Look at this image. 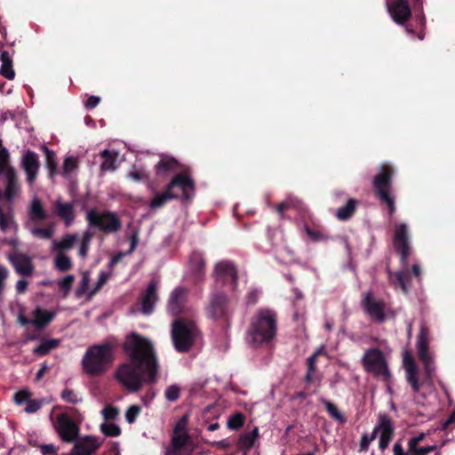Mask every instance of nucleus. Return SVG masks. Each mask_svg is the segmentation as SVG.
Masks as SVG:
<instances>
[{
    "label": "nucleus",
    "instance_id": "nucleus-7",
    "mask_svg": "<svg viewBox=\"0 0 455 455\" xmlns=\"http://www.w3.org/2000/svg\"><path fill=\"white\" fill-rule=\"evenodd\" d=\"M89 226L106 233H115L121 228V221L115 212L90 210L86 215Z\"/></svg>",
    "mask_w": 455,
    "mask_h": 455
},
{
    "label": "nucleus",
    "instance_id": "nucleus-61",
    "mask_svg": "<svg viewBox=\"0 0 455 455\" xmlns=\"http://www.w3.org/2000/svg\"><path fill=\"white\" fill-rule=\"evenodd\" d=\"M100 101V97H97V96H91L86 103H85V107L86 108H89V109H92L93 108H95Z\"/></svg>",
    "mask_w": 455,
    "mask_h": 455
},
{
    "label": "nucleus",
    "instance_id": "nucleus-57",
    "mask_svg": "<svg viewBox=\"0 0 455 455\" xmlns=\"http://www.w3.org/2000/svg\"><path fill=\"white\" fill-rule=\"evenodd\" d=\"M8 275H9L8 269L4 266L0 265V298L3 295L4 286H5V281L8 278Z\"/></svg>",
    "mask_w": 455,
    "mask_h": 455
},
{
    "label": "nucleus",
    "instance_id": "nucleus-23",
    "mask_svg": "<svg viewBox=\"0 0 455 455\" xmlns=\"http://www.w3.org/2000/svg\"><path fill=\"white\" fill-rule=\"evenodd\" d=\"M403 363L406 371L408 382L411 385L413 391L418 392L419 390V384L417 377L418 368L412 355L407 351L403 353Z\"/></svg>",
    "mask_w": 455,
    "mask_h": 455
},
{
    "label": "nucleus",
    "instance_id": "nucleus-41",
    "mask_svg": "<svg viewBox=\"0 0 455 455\" xmlns=\"http://www.w3.org/2000/svg\"><path fill=\"white\" fill-rule=\"evenodd\" d=\"M78 161L74 156H67L64 161L62 175L68 178L70 174L77 169Z\"/></svg>",
    "mask_w": 455,
    "mask_h": 455
},
{
    "label": "nucleus",
    "instance_id": "nucleus-3",
    "mask_svg": "<svg viewBox=\"0 0 455 455\" xmlns=\"http://www.w3.org/2000/svg\"><path fill=\"white\" fill-rule=\"evenodd\" d=\"M113 347L108 343L91 347L85 353L82 364L90 375L102 374L112 363Z\"/></svg>",
    "mask_w": 455,
    "mask_h": 455
},
{
    "label": "nucleus",
    "instance_id": "nucleus-45",
    "mask_svg": "<svg viewBox=\"0 0 455 455\" xmlns=\"http://www.w3.org/2000/svg\"><path fill=\"white\" fill-rule=\"evenodd\" d=\"M100 430L107 436H118L121 434L120 427L114 423L105 422L101 424Z\"/></svg>",
    "mask_w": 455,
    "mask_h": 455
},
{
    "label": "nucleus",
    "instance_id": "nucleus-51",
    "mask_svg": "<svg viewBox=\"0 0 455 455\" xmlns=\"http://www.w3.org/2000/svg\"><path fill=\"white\" fill-rule=\"evenodd\" d=\"M128 178L133 181L138 182L147 180L148 178V175L142 169L132 168V170L128 173Z\"/></svg>",
    "mask_w": 455,
    "mask_h": 455
},
{
    "label": "nucleus",
    "instance_id": "nucleus-16",
    "mask_svg": "<svg viewBox=\"0 0 455 455\" xmlns=\"http://www.w3.org/2000/svg\"><path fill=\"white\" fill-rule=\"evenodd\" d=\"M392 174V168L385 165L379 169V172L374 179L373 185L380 198L390 195L389 187Z\"/></svg>",
    "mask_w": 455,
    "mask_h": 455
},
{
    "label": "nucleus",
    "instance_id": "nucleus-43",
    "mask_svg": "<svg viewBox=\"0 0 455 455\" xmlns=\"http://www.w3.org/2000/svg\"><path fill=\"white\" fill-rule=\"evenodd\" d=\"M322 353V350L319 349L315 351L311 356L307 359V372L306 375L307 381L310 382L313 379V375L315 371V363L318 355Z\"/></svg>",
    "mask_w": 455,
    "mask_h": 455
},
{
    "label": "nucleus",
    "instance_id": "nucleus-50",
    "mask_svg": "<svg viewBox=\"0 0 455 455\" xmlns=\"http://www.w3.org/2000/svg\"><path fill=\"white\" fill-rule=\"evenodd\" d=\"M60 397L64 401L71 403H77L82 401L81 397H79L73 390L68 388H66L61 392Z\"/></svg>",
    "mask_w": 455,
    "mask_h": 455
},
{
    "label": "nucleus",
    "instance_id": "nucleus-64",
    "mask_svg": "<svg viewBox=\"0 0 455 455\" xmlns=\"http://www.w3.org/2000/svg\"><path fill=\"white\" fill-rule=\"evenodd\" d=\"M381 199L385 203H387V204L388 205L390 213L393 214L395 211L394 198L390 195H388V196L382 197Z\"/></svg>",
    "mask_w": 455,
    "mask_h": 455
},
{
    "label": "nucleus",
    "instance_id": "nucleus-42",
    "mask_svg": "<svg viewBox=\"0 0 455 455\" xmlns=\"http://www.w3.org/2000/svg\"><path fill=\"white\" fill-rule=\"evenodd\" d=\"M30 233L37 238L41 239H51L54 234V228L49 227L46 228H30Z\"/></svg>",
    "mask_w": 455,
    "mask_h": 455
},
{
    "label": "nucleus",
    "instance_id": "nucleus-48",
    "mask_svg": "<svg viewBox=\"0 0 455 455\" xmlns=\"http://www.w3.org/2000/svg\"><path fill=\"white\" fill-rule=\"evenodd\" d=\"M141 412V408L139 405H131L125 411V419L129 424L135 422L137 417Z\"/></svg>",
    "mask_w": 455,
    "mask_h": 455
},
{
    "label": "nucleus",
    "instance_id": "nucleus-55",
    "mask_svg": "<svg viewBox=\"0 0 455 455\" xmlns=\"http://www.w3.org/2000/svg\"><path fill=\"white\" fill-rule=\"evenodd\" d=\"M435 449V445H430L421 448L416 446V449L408 450V451L411 455H427L429 452L434 451Z\"/></svg>",
    "mask_w": 455,
    "mask_h": 455
},
{
    "label": "nucleus",
    "instance_id": "nucleus-26",
    "mask_svg": "<svg viewBox=\"0 0 455 455\" xmlns=\"http://www.w3.org/2000/svg\"><path fill=\"white\" fill-rule=\"evenodd\" d=\"M174 187H179L186 198H189L194 194V183L187 174L176 175L168 186L171 191Z\"/></svg>",
    "mask_w": 455,
    "mask_h": 455
},
{
    "label": "nucleus",
    "instance_id": "nucleus-8",
    "mask_svg": "<svg viewBox=\"0 0 455 455\" xmlns=\"http://www.w3.org/2000/svg\"><path fill=\"white\" fill-rule=\"evenodd\" d=\"M429 331L425 325L420 326L419 333L417 340V350L419 360L424 364L426 374L427 378H431L435 371L433 356L430 354L429 342H428Z\"/></svg>",
    "mask_w": 455,
    "mask_h": 455
},
{
    "label": "nucleus",
    "instance_id": "nucleus-20",
    "mask_svg": "<svg viewBox=\"0 0 455 455\" xmlns=\"http://www.w3.org/2000/svg\"><path fill=\"white\" fill-rule=\"evenodd\" d=\"M216 280L222 283L230 281L235 283L237 273L235 266L229 261H220L215 266Z\"/></svg>",
    "mask_w": 455,
    "mask_h": 455
},
{
    "label": "nucleus",
    "instance_id": "nucleus-25",
    "mask_svg": "<svg viewBox=\"0 0 455 455\" xmlns=\"http://www.w3.org/2000/svg\"><path fill=\"white\" fill-rule=\"evenodd\" d=\"M78 240L77 234H67L60 239L52 241L51 251L52 252L67 253Z\"/></svg>",
    "mask_w": 455,
    "mask_h": 455
},
{
    "label": "nucleus",
    "instance_id": "nucleus-53",
    "mask_svg": "<svg viewBox=\"0 0 455 455\" xmlns=\"http://www.w3.org/2000/svg\"><path fill=\"white\" fill-rule=\"evenodd\" d=\"M376 438V433H371V435L363 434L361 437L360 442V449L362 451H366L369 448L370 443Z\"/></svg>",
    "mask_w": 455,
    "mask_h": 455
},
{
    "label": "nucleus",
    "instance_id": "nucleus-6",
    "mask_svg": "<svg viewBox=\"0 0 455 455\" xmlns=\"http://www.w3.org/2000/svg\"><path fill=\"white\" fill-rule=\"evenodd\" d=\"M363 369L376 378L384 381H389L391 379V372L388 367L387 355L378 348L367 349L362 359Z\"/></svg>",
    "mask_w": 455,
    "mask_h": 455
},
{
    "label": "nucleus",
    "instance_id": "nucleus-2",
    "mask_svg": "<svg viewBox=\"0 0 455 455\" xmlns=\"http://www.w3.org/2000/svg\"><path fill=\"white\" fill-rule=\"evenodd\" d=\"M276 331V315L269 309H260L252 318L246 340L252 347H259L273 339Z\"/></svg>",
    "mask_w": 455,
    "mask_h": 455
},
{
    "label": "nucleus",
    "instance_id": "nucleus-13",
    "mask_svg": "<svg viewBox=\"0 0 455 455\" xmlns=\"http://www.w3.org/2000/svg\"><path fill=\"white\" fill-rule=\"evenodd\" d=\"M363 307L371 318L378 322L385 320V305L381 300H375L371 291L364 294Z\"/></svg>",
    "mask_w": 455,
    "mask_h": 455
},
{
    "label": "nucleus",
    "instance_id": "nucleus-31",
    "mask_svg": "<svg viewBox=\"0 0 455 455\" xmlns=\"http://www.w3.org/2000/svg\"><path fill=\"white\" fill-rule=\"evenodd\" d=\"M177 197V195L172 193L169 188L163 193L156 194L150 201L151 209H158L165 204L171 199Z\"/></svg>",
    "mask_w": 455,
    "mask_h": 455
},
{
    "label": "nucleus",
    "instance_id": "nucleus-39",
    "mask_svg": "<svg viewBox=\"0 0 455 455\" xmlns=\"http://www.w3.org/2000/svg\"><path fill=\"white\" fill-rule=\"evenodd\" d=\"M177 162L170 156H162L160 162L156 165L157 172H164L175 169Z\"/></svg>",
    "mask_w": 455,
    "mask_h": 455
},
{
    "label": "nucleus",
    "instance_id": "nucleus-38",
    "mask_svg": "<svg viewBox=\"0 0 455 455\" xmlns=\"http://www.w3.org/2000/svg\"><path fill=\"white\" fill-rule=\"evenodd\" d=\"M259 436V430L255 427L251 432L246 433L240 437V444L245 449H250L253 446L255 441Z\"/></svg>",
    "mask_w": 455,
    "mask_h": 455
},
{
    "label": "nucleus",
    "instance_id": "nucleus-24",
    "mask_svg": "<svg viewBox=\"0 0 455 455\" xmlns=\"http://www.w3.org/2000/svg\"><path fill=\"white\" fill-rule=\"evenodd\" d=\"M188 297V290L182 287L176 288L171 294L168 310L172 315H178L182 310V306Z\"/></svg>",
    "mask_w": 455,
    "mask_h": 455
},
{
    "label": "nucleus",
    "instance_id": "nucleus-63",
    "mask_svg": "<svg viewBox=\"0 0 455 455\" xmlns=\"http://www.w3.org/2000/svg\"><path fill=\"white\" fill-rule=\"evenodd\" d=\"M90 247V243L87 242H81L79 246L78 254L82 258H85L87 256V252Z\"/></svg>",
    "mask_w": 455,
    "mask_h": 455
},
{
    "label": "nucleus",
    "instance_id": "nucleus-62",
    "mask_svg": "<svg viewBox=\"0 0 455 455\" xmlns=\"http://www.w3.org/2000/svg\"><path fill=\"white\" fill-rule=\"evenodd\" d=\"M57 450V447L53 444H44L41 446V451L44 455L54 454Z\"/></svg>",
    "mask_w": 455,
    "mask_h": 455
},
{
    "label": "nucleus",
    "instance_id": "nucleus-36",
    "mask_svg": "<svg viewBox=\"0 0 455 455\" xmlns=\"http://www.w3.org/2000/svg\"><path fill=\"white\" fill-rule=\"evenodd\" d=\"M101 156L104 158L100 169L102 172L115 171L116 170V154H111L109 150L104 149L101 152Z\"/></svg>",
    "mask_w": 455,
    "mask_h": 455
},
{
    "label": "nucleus",
    "instance_id": "nucleus-59",
    "mask_svg": "<svg viewBox=\"0 0 455 455\" xmlns=\"http://www.w3.org/2000/svg\"><path fill=\"white\" fill-rule=\"evenodd\" d=\"M425 438V434H420L417 436L411 438L408 442V450H414L416 446Z\"/></svg>",
    "mask_w": 455,
    "mask_h": 455
},
{
    "label": "nucleus",
    "instance_id": "nucleus-15",
    "mask_svg": "<svg viewBox=\"0 0 455 455\" xmlns=\"http://www.w3.org/2000/svg\"><path fill=\"white\" fill-rule=\"evenodd\" d=\"M21 167L26 172L27 181L32 186L37 177L39 171V161L37 155L33 151H27L21 161Z\"/></svg>",
    "mask_w": 455,
    "mask_h": 455
},
{
    "label": "nucleus",
    "instance_id": "nucleus-12",
    "mask_svg": "<svg viewBox=\"0 0 455 455\" xmlns=\"http://www.w3.org/2000/svg\"><path fill=\"white\" fill-rule=\"evenodd\" d=\"M228 312V302L223 293H213L207 307V315L213 319L224 317Z\"/></svg>",
    "mask_w": 455,
    "mask_h": 455
},
{
    "label": "nucleus",
    "instance_id": "nucleus-35",
    "mask_svg": "<svg viewBox=\"0 0 455 455\" xmlns=\"http://www.w3.org/2000/svg\"><path fill=\"white\" fill-rule=\"evenodd\" d=\"M409 273L399 271L394 274H390L389 279L395 285H399L404 292H407V283L409 282Z\"/></svg>",
    "mask_w": 455,
    "mask_h": 455
},
{
    "label": "nucleus",
    "instance_id": "nucleus-47",
    "mask_svg": "<svg viewBox=\"0 0 455 455\" xmlns=\"http://www.w3.org/2000/svg\"><path fill=\"white\" fill-rule=\"evenodd\" d=\"M101 414L106 421H110L117 418L119 410L112 404H108L102 410Z\"/></svg>",
    "mask_w": 455,
    "mask_h": 455
},
{
    "label": "nucleus",
    "instance_id": "nucleus-37",
    "mask_svg": "<svg viewBox=\"0 0 455 455\" xmlns=\"http://www.w3.org/2000/svg\"><path fill=\"white\" fill-rule=\"evenodd\" d=\"M356 202L354 199H349L346 205L337 210V217L341 220H346L351 217L355 210Z\"/></svg>",
    "mask_w": 455,
    "mask_h": 455
},
{
    "label": "nucleus",
    "instance_id": "nucleus-46",
    "mask_svg": "<svg viewBox=\"0 0 455 455\" xmlns=\"http://www.w3.org/2000/svg\"><path fill=\"white\" fill-rule=\"evenodd\" d=\"M244 423V417L242 413H235L230 416L227 422V427L229 429L236 430L240 428Z\"/></svg>",
    "mask_w": 455,
    "mask_h": 455
},
{
    "label": "nucleus",
    "instance_id": "nucleus-60",
    "mask_svg": "<svg viewBox=\"0 0 455 455\" xmlns=\"http://www.w3.org/2000/svg\"><path fill=\"white\" fill-rule=\"evenodd\" d=\"M131 242V247L130 250L127 251V254L132 253L137 247V244L139 243V233L138 231H134L130 238Z\"/></svg>",
    "mask_w": 455,
    "mask_h": 455
},
{
    "label": "nucleus",
    "instance_id": "nucleus-22",
    "mask_svg": "<svg viewBox=\"0 0 455 455\" xmlns=\"http://www.w3.org/2000/svg\"><path fill=\"white\" fill-rule=\"evenodd\" d=\"M30 324L34 325L36 329L41 330L46 327L55 317L56 311L44 309L40 307H36L32 313Z\"/></svg>",
    "mask_w": 455,
    "mask_h": 455
},
{
    "label": "nucleus",
    "instance_id": "nucleus-18",
    "mask_svg": "<svg viewBox=\"0 0 455 455\" xmlns=\"http://www.w3.org/2000/svg\"><path fill=\"white\" fill-rule=\"evenodd\" d=\"M157 300V283L156 282L152 281L141 296V313L144 315L151 314Z\"/></svg>",
    "mask_w": 455,
    "mask_h": 455
},
{
    "label": "nucleus",
    "instance_id": "nucleus-58",
    "mask_svg": "<svg viewBox=\"0 0 455 455\" xmlns=\"http://www.w3.org/2000/svg\"><path fill=\"white\" fill-rule=\"evenodd\" d=\"M42 406V403L38 400H28L25 407V411L28 413H34L37 411Z\"/></svg>",
    "mask_w": 455,
    "mask_h": 455
},
{
    "label": "nucleus",
    "instance_id": "nucleus-19",
    "mask_svg": "<svg viewBox=\"0 0 455 455\" xmlns=\"http://www.w3.org/2000/svg\"><path fill=\"white\" fill-rule=\"evenodd\" d=\"M100 446V443L97 438L86 436L75 443L70 455H92Z\"/></svg>",
    "mask_w": 455,
    "mask_h": 455
},
{
    "label": "nucleus",
    "instance_id": "nucleus-40",
    "mask_svg": "<svg viewBox=\"0 0 455 455\" xmlns=\"http://www.w3.org/2000/svg\"><path fill=\"white\" fill-rule=\"evenodd\" d=\"M322 402L324 404L326 411H328V413L330 414V416L332 419H336L339 423L345 422V420H346L345 418L343 417V415L338 410L337 406L334 403H332L327 400H324V399L322 400Z\"/></svg>",
    "mask_w": 455,
    "mask_h": 455
},
{
    "label": "nucleus",
    "instance_id": "nucleus-27",
    "mask_svg": "<svg viewBox=\"0 0 455 455\" xmlns=\"http://www.w3.org/2000/svg\"><path fill=\"white\" fill-rule=\"evenodd\" d=\"M17 224L13 218L12 211L10 207L4 209L0 207V229L4 233L15 235L17 232Z\"/></svg>",
    "mask_w": 455,
    "mask_h": 455
},
{
    "label": "nucleus",
    "instance_id": "nucleus-4",
    "mask_svg": "<svg viewBox=\"0 0 455 455\" xmlns=\"http://www.w3.org/2000/svg\"><path fill=\"white\" fill-rule=\"evenodd\" d=\"M198 336L199 331L194 321L180 318L172 324V339L178 352L188 351Z\"/></svg>",
    "mask_w": 455,
    "mask_h": 455
},
{
    "label": "nucleus",
    "instance_id": "nucleus-34",
    "mask_svg": "<svg viewBox=\"0 0 455 455\" xmlns=\"http://www.w3.org/2000/svg\"><path fill=\"white\" fill-rule=\"evenodd\" d=\"M59 344L60 340L56 339L44 340L36 347L34 348L33 353L38 355H44L51 350L57 347Z\"/></svg>",
    "mask_w": 455,
    "mask_h": 455
},
{
    "label": "nucleus",
    "instance_id": "nucleus-54",
    "mask_svg": "<svg viewBox=\"0 0 455 455\" xmlns=\"http://www.w3.org/2000/svg\"><path fill=\"white\" fill-rule=\"evenodd\" d=\"M31 394L28 390H20L14 395V401L17 404L27 403L30 399Z\"/></svg>",
    "mask_w": 455,
    "mask_h": 455
},
{
    "label": "nucleus",
    "instance_id": "nucleus-21",
    "mask_svg": "<svg viewBox=\"0 0 455 455\" xmlns=\"http://www.w3.org/2000/svg\"><path fill=\"white\" fill-rule=\"evenodd\" d=\"M8 258L16 272L20 275L28 276L34 272V266L29 257L24 254L15 253L10 255Z\"/></svg>",
    "mask_w": 455,
    "mask_h": 455
},
{
    "label": "nucleus",
    "instance_id": "nucleus-1",
    "mask_svg": "<svg viewBox=\"0 0 455 455\" xmlns=\"http://www.w3.org/2000/svg\"><path fill=\"white\" fill-rule=\"evenodd\" d=\"M124 349L130 363L120 365L116 371V379L131 392L140 390L143 385V376L149 382L157 379L159 363L152 342L135 332L126 337Z\"/></svg>",
    "mask_w": 455,
    "mask_h": 455
},
{
    "label": "nucleus",
    "instance_id": "nucleus-14",
    "mask_svg": "<svg viewBox=\"0 0 455 455\" xmlns=\"http://www.w3.org/2000/svg\"><path fill=\"white\" fill-rule=\"evenodd\" d=\"M386 4L390 15L397 23H403L411 16L407 0H387Z\"/></svg>",
    "mask_w": 455,
    "mask_h": 455
},
{
    "label": "nucleus",
    "instance_id": "nucleus-9",
    "mask_svg": "<svg viewBox=\"0 0 455 455\" xmlns=\"http://www.w3.org/2000/svg\"><path fill=\"white\" fill-rule=\"evenodd\" d=\"M54 427L60 437L67 442H73L79 432L78 427L65 413H60L56 417Z\"/></svg>",
    "mask_w": 455,
    "mask_h": 455
},
{
    "label": "nucleus",
    "instance_id": "nucleus-56",
    "mask_svg": "<svg viewBox=\"0 0 455 455\" xmlns=\"http://www.w3.org/2000/svg\"><path fill=\"white\" fill-rule=\"evenodd\" d=\"M89 283H90V275L88 273H84L81 282H80L79 288L77 290L78 295H83L86 292V291L88 289Z\"/></svg>",
    "mask_w": 455,
    "mask_h": 455
},
{
    "label": "nucleus",
    "instance_id": "nucleus-44",
    "mask_svg": "<svg viewBox=\"0 0 455 455\" xmlns=\"http://www.w3.org/2000/svg\"><path fill=\"white\" fill-rule=\"evenodd\" d=\"M74 281L75 276L73 275H68L58 281V286L63 292L64 297H66L69 293L74 283Z\"/></svg>",
    "mask_w": 455,
    "mask_h": 455
},
{
    "label": "nucleus",
    "instance_id": "nucleus-11",
    "mask_svg": "<svg viewBox=\"0 0 455 455\" xmlns=\"http://www.w3.org/2000/svg\"><path fill=\"white\" fill-rule=\"evenodd\" d=\"M373 433H376V436L379 435V448L382 451L387 449L394 435V427L390 419L387 416H380Z\"/></svg>",
    "mask_w": 455,
    "mask_h": 455
},
{
    "label": "nucleus",
    "instance_id": "nucleus-28",
    "mask_svg": "<svg viewBox=\"0 0 455 455\" xmlns=\"http://www.w3.org/2000/svg\"><path fill=\"white\" fill-rule=\"evenodd\" d=\"M0 60L2 62L0 74L7 78L8 80H12L15 77V71L12 66V55L4 51L1 53Z\"/></svg>",
    "mask_w": 455,
    "mask_h": 455
},
{
    "label": "nucleus",
    "instance_id": "nucleus-10",
    "mask_svg": "<svg viewBox=\"0 0 455 455\" xmlns=\"http://www.w3.org/2000/svg\"><path fill=\"white\" fill-rule=\"evenodd\" d=\"M394 245L395 250L401 254L403 264H405L406 258L410 254L408 228L406 224H399L395 227L394 234Z\"/></svg>",
    "mask_w": 455,
    "mask_h": 455
},
{
    "label": "nucleus",
    "instance_id": "nucleus-17",
    "mask_svg": "<svg viewBox=\"0 0 455 455\" xmlns=\"http://www.w3.org/2000/svg\"><path fill=\"white\" fill-rule=\"evenodd\" d=\"M54 212L60 217L67 227L73 224L76 212L75 204L73 202H64L60 197H58L53 203Z\"/></svg>",
    "mask_w": 455,
    "mask_h": 455
},
{
    "label": "nucleus",
    "instance_id": "nucleus-29",
    "mask_svg": "<svg viewBox=\"0 0 455 455\" xmlns=\"http://www.w3.org/2000/svg\"><path fill=\"white\" fill-rule=\"evenodd\" d=\"M5 180V190L4 197L9 203L12 201L20 195V185L18 183L17 176H12V178H4Z\"/></svg>",
    "mask_w": 455,
    "mask_h": 455
},
{
    "label": "nucleus",
    "instance_id": "nucleus-33",
    "mask_svg": "<svg viewBox=\"0 0 455 455\" xmlns=\"http://www.w3.org/2000/svg\"><path fill=\"white\" fill-rule=\"evenodd\" d=\"M45 153L46 167L48 169L49 177L52 179L57 173V159L55 153L46 147H43Z\"/></svg>",
    "mask_w": 455,
    "mask_h": 455
},
{
    "label": "nucleus",
    "instance_id": "nucleus-30",
    "mask_svg": "<svg viewBox=\"0 0 455 455\" xmlns=\"http://www.w3.org/2000/svg\"><path fill=\"white\" fill-rule=\"evenodd\" d=\"M53 267L60 272H66L72 268L71 258L67 253L53 252Z\"/></svg>",
    "mask_w": 455,
    "mask_h": 455
},
{
    "label": "nucleus",
    "instance_id": "nucleus-52",
    "mask_svg": "<svg viewBox=\"0 0 455 455\" xmlns=\"http://www.w3.org/2000/svg\"><path fill=\"white\" fill-rule=\"evenodd\" d=\"M109 274L107 272H101L96 283V287L89 294V297H92L108 280Z\"/></svg>",
    "mask_w": 455,
    "mask_h": 455
},
{
    "label": "nucleus",
    "instance_id": "nucleus-5",
    "mask_svg": "<svg viewBox=\"0 0 455 455\" xmlns=\"http://www.w3.org/2000/svg\"><path fill=\"white\" fill-rule=\"evenodd\" d=\"M188 417H181L174 426L171 443L166 446L164 455H191L193 446L188 433Z\"/></svg>",
    "mask_w": 455,
    "mask_h": 455
},
{
    "label": "nucleus",
    "instance_id": "nucleus-32",
    "mask_svg": "<svg viewBox=\"0 0 455 455\" xmlns=\"http://www.w3.org/2000/svg\"><path fill=\"white\" fill-rule=\"evenodd\" d=\"M29 214L34 220H44L47 218V213L37 197H34L31 202Z\"/></svg>",
    "mask_w": 455,
    "mask_h": 455
},
{
    "label": "nucleus",
    "instance_id": "nucleus-49",
    "mask_svg": "<svg viewBox=\"0 0 455 455\" xmlns=\"http://www.w3.org/2000/svg\"><path fill=\"white\" fill-rule=\"evenodd\" d=\"M180 388L177 385L169 386L164 391V396L169 402H174L179 399Z\"/></svg>",
    "mask_w": 455,
    "mask_h": 455
}]
</instances>
